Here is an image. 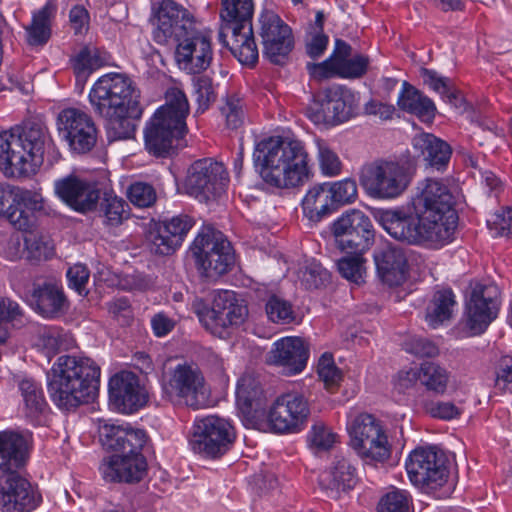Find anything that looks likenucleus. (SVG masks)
Instances as JSON below:
<instances>
[{
  "instance_id": "nucleus-52",
  "label": "nucleus",
  "mask_w": 512,
  "mask_h": 512,
  "mask_svg": "<svg viewBox=\"0 0 512 512\" xmlns=\"http://www.w3.org/2000/svg\"><path fill=\"white\" fill-rule=\"evenodd\" d=\"M492 237L512 238V206L501 207L486 220Z\"/></svg>"
},
{
  "instance_id": "nucleus-35",
  "label": "nucleus",
  "mask_w": 512,
  "mask_h": 512,
  "mask_svg": "<svg viewBox=\"0 0 512 512\" xmlns=\"http://www.w3.org/2000/svg\"><path fill=\"white\" fill-rule=\"evenodd\" d=\"M19 186L0 184V218L8 221L15 229L30 231L33 228L31 217L19 209Z\"/></svg>"
},
{
  "instance_id": "nucleus-34",
  "label": "nucleus",
  "mask_w": 512,
  "mask_h": 512,
  "mask_svg": "<svg viewBox=\"0 0 512 512\" xmlns=\"http://www.w3.org/2000/svg\"><path fill=\"white\" fill-rule=\"evenodd\" d=\"M412 145L430 167L438 171L447 167L452 154L451 147L447 142L431 133L422 132L413 137Z\"/></svg>"
},
{
  "instance_id": "nucleus-58",
  "label": "nucleus",
  "mask_w": 512,
  "mask_h": 512,
  "mask_svg": "<svg viewBox=\"0 0 512 512\" xmlns=\"http://www.w3.org/2000/svg\"><path fill=\"white\" fill-rule=\"evenodd\" d=\"M25 247L30 261H45L51 259L55 254L52 241L44 237L26 238Z\"/></svg>"
},
{
  "instance_id": "nucleus-54",
  "label": "nucleus",
  "mask_w": 512,
  "mask_h": 512,
  "mask_svg": "<svg viewBox=\"0 0 512 512\" xmlns=\"http://www.w3.org/2000/svg\"><path fill=\"white\" fill-rule=\"evenodd\" d=\"M331 192L335 208L340 205L349 204L357 197L356 181L352 178H345L335 182H326Z\"/></svg>"
},
{
  "instance_id": "nucleus-12",
  "label": "nucleus",
  "mask_w": 512,
  "mask_h": 512,
  "mask_svg": "<svg viewBox=\"0 0 512 512\" xmlns=\"http://www.w3.org/2000/svg\"><path fill=\"white\" fill-rule=\"evenodd\" d=\"M149 22L153 41L164 46L171 41L177 44L196 27L193 14L173 0L154 3Z\"/></svg>"
},
{
  "instance_id": "nucleus-51",
  "label": "nucleus",
  "mask_w": 512,
  "mask_h": 512,
  "mask_svg": "<svg viewBox=\"0 0 512 512\" xmlns=\"http://www.w3.org/2000/svg\"><path fill=\"white\" fill-rule=\"evenodd\" d=\"M315 144L321 174L326 177H335L340 175L342 171V162L338 154L322 139H316Z\"/></svg>"
},
{
  "instance_id": "nucleus-13",
  "label": "nucleus",
  "mask_w": 512,
  "mask_h": 512,
  "mask_svg": "<svg viewBox=\"0 0 512 512\" xmlns=\"http://www.w3.org/2000/svg\"><path fill=\"white\" fill-rule=\"evenodd\" d=\"M405 468L412 485L427 490L442 487L450 475L447 458L435 446L416 447L406 457Z\"/></svg>"
},
{
  "instance_id": "nucleus-29",
  "label": "nucleus",
  "mask_w": 512,
  "mask_h": 512,
  "mask_svg": "<svg viewBox=\"0 0 512 512\" xmlns=\"http://www.w3.org/2000/svg\"><path fill=\"white\" fill-rule=\"evenodd\" d=\"M194 224V219L187 214H178L163 221L152 238L151 250L159 255L173 253L182 245Z\"/></svg>"
},
{
  "instance_id": "nucleus-25",
  "label": "nucleus",
  "mask_w": 512,
  "mask_h": 512,
  "mask_svg": "<svg viewBox=\"0 0 512 512\" xmlns=\"http://www.w3.org/2000/svg\"><path fill=\"white\" fill-rule=\"evenodd\" d=\"M99 436L105 447L121 454L142 455L147 442L146 432L128 423L105 422L99 427Z\"/></svg>"
},
{
  "instance_id": "nucleus-46",
  "label": "nucleus",
  "mask_w": 512,
  "mask_h": 512,
  "mask_svg": "<svg viewBox=\"0 0 512 512\" xmlns=\"http://www.w3.org/2000/svg\"><path fill=\"white\" fill-rule=\"evenodd\" d=\"M19 209H23L34 222L36 216L56 215V210L51 203L45 199L40 190L19 188Z\"/></svg>"
},
{
  "instance_id": "nucleus-43",
  "label": "nucleus",
  "mask_w": 512,
  "mask_h": 512,
  "mask_svg": "<svg viewBox=\"0 0 512 512\" xmlns=\"http://www.w3.org/2000/svg\"><path fill=\"white\" fill-rule=\"evenodd\" d=\"M370 64L368 56L356 54L346 59H339L332 67L319 72L320 78L338 77L341 79H358L366 74Z\"/></svg>"
},
{
  "instance_id": "nucleus-15",
  "label": "nucleus",
  "mask_w": 512,
  "mask_h": 512,
  "mask_svg": "<svg viewBox=\"0 0 512 512\" xmlns=\"http://www.w3.org/2000/svg\"><path fill=\"white\" fill-rule=\"evenodd\" d=\"M263 58L274 65L288 62L295 47L292 28L274 11L263 10L258 17Z\"/></svg>"
},
{
  "instance_id": "nucleus-45",
  "label": "nucleus",
  "mask_w": 512,
  "mask_h": 512,
  "mask_svg": "<svg viewBox=\"0 0 512 512\" xmlns=\"http://www.w3.org/2000/svg\"><path fill=\"white\" fill-rule=\"evenodd\" d=\"M421 385L437 396H443L449 386L451 373L434 361H424L420 365Z\"/></svg>"
},
{
  "instance_id": "nucleus-22",
  "label": "nucleus",
  "mask_w": 512,
  "mask_h": 512,
  "mask_svg": "<svg viewBox=\"0 0 512 512\" xmlns=\"http://www.w3.org/2000/svg\"><path fill=\"white\" fill-rule=\"evenodd\" d=\"M495 285L477 283L473 286L465 304V324L470 334L484 333L497 318L500 302Z\"/></svg>"
},
{
  "instance_id": "nucleus-39",
  "label": "nucleus",
  "mask_w": 512,
  "mask_h": 512,
  "mask_svg": "<svg viewBox=\"0 0 512 512\" xmlns=\"http://www.w3.org/2000/svg\"><path fill=\"white\" fill-rule=\"evenodd\" d=\"M110 55L103 49L85 46L70 58L77 82H85L97 69L108 63Z\"/></svg>"
},
{
  "instance_id": "nucleus-55",
  "label": "nucleus",
  "mask_w": 512,
  "mask_h": 512,
  "mask_svg": "<svg viewBox=\"0 0 512 512\" xmlns=\"http://www.w3.org/2000/svg\"><path fill=\"white\" fill-rule=\"evenodd\" d=\"M192 85L197 112L203 113L215 99L212 79L208 76H198L193 79Z\"/></svg>"
},
{
  "instance_id": "nucleus-5",
  "label": "nucleus",
  "mask_w": 512,
  "mask_h": 512,
  "mask_svg": "<svg viewBox=\"0 0 512 512\" xmlns=\"http://www.w3.org/2000/svg\"><path fill=\"white\" fill-rule=\"evenodd\" d=\"M100 375V367L89 357H58L46 374L51 401L63 411H71L89 403L98 392Z\"/></svg>"
},
{
  "instance_id": "nucleus-63",
  "label": "nucleus",
  "mask_w": 512,
  "mask_h": 512,
  "mask_svg": "<svg viewBox=\"0 0 512 512\" xmlns=\"http://www.w3.org/2000/svg\"><path fill=\"white\" fill-rule=\"evenodd\" d=\"M125 207L127 203L122 198L106 194L102 203L106 223L111 226L122 223L126 213Z\"/></svg>"
},
{
  "instance_id": "nucleus-61",
  "label": "nucleus",
  "mask_w": 512,
  "mask_h": 512,
  "mask_svg": "<svg viewBox=\"0 0 512 512\" xmlns=\"http://www.w3.org/2000/svg\"><path fill=\"white\" fill-rule=\"evenodd\" d=\"M19 304L6 297H0V344L8 337V323L18 320L21 317Z\"/></svg>"
},
{
  "instance_id": "nucleus-41",
  "label": "nucleus",
  "mask_w": 512,
  "mask_h": 512,
  "mask_svg": "<svg viewBox=\"0 0 512 512\" xmlns=\"http://www.w3.org/2000/svg\"><path fill=\"white\" fill-rule=\"evenodd\" d=\"M456 305L455 294L450 288L438 289L434 292L426 311V322L431 328H437L448 320Z\"/></svg>"
},
{
  "instance_id": "nucleus-37",
  "label": "nucleus",
  "mask_w": 512,
  "mask_h": 512,
  "mask_svg": "<svg viewBox=\"0 0 512 512\" xmlns=\"http://www.w3.org/2000/svg\"><path fill=\"white\" fill-rule=\"evenodd\" d=\"M330 195L331 192L326 182L309 188L301 201L305 217L312 222H319L324 217L331 215L336 208Z\"/></svg>"
},
{
  "instance_id": "nucleus-18",
  "label": "nucleus",
  "mask_w": 512,
  "mask_h": 512,
  "mask_svg": "<svg viewBox=\"0 0 512 512\" xmlns=\"http://www.w3.org/2000/svg\"><path fill=\"white\" fill-rule=\"evenodd\" d=\"M57 129L70 150L77 154L91 151L97 142L96 125L92 117L81 108L62 109L57 117Z\"/></svg>"
},
{
  "instance_id": "nucleus-9",
  "label": "nucleus",
  "mask_w": 512,
  "mask_h": 512,
  "mask_svg": "<svg viewBox=\"0 0 512 512\" xmlns=\"http://www.w3.org/2000/svg\"><path fill=\"white\" fill-rule=\"evenodd\" d=\"M162 397L173 405H183L194 410L203 406L206 396V379L199 365L183 361L170 367L162 376Z\"/></svg>"
},
{
  "instance_id": "nucleus-14",
  "label": "nucleus",
  "mask_w": 512,
  "mask_h": 512,
  "mask_svg": "<svg viewBox=\"0 0 512 512\" xmlns=\"http://www.w3.org/2000/svg\"><path fill=\"white\" fill-rule=\"evenodd\" d=\"M197 316L206 330L224 338L230 327H238L244 323L248 309L234 291L218 290L214 294L212 306L199 309Z\"/></svg>"
},
{
  "instance_id": "nucleus-50",
  "label": "nucleus",
  "mask_w": 512,
  "mask_h": 512,
  "mask_svg": "<svg viewBox=\"0 0 512 512\" xmlns=\"http://www.w3.org/2000/svg\"><path fill=\"white\" fill-rule=\"evenodd\" d=\"M265 311L268 319L275 324H291L296 318L292 304L275 294L268 297Z\"/></svg>"
},
{
  "instance_id": "nucleus-6",
  "label": "nucleus",
  "mask_w": 512,
  "mask_h": 512,
  "mask_svg": "<svg viewBox=\"0 0 512 512\" xmlns=\"http://www.w3.org/2000/svg\"><path fill=\"white\" fill-rule=\"evenodd\" d=\"M26 459V439L15 431H0V478L8 476L0 489L3 512H31L42 502L38 488L15 473L25 465Z\"/></svg>"
},
{
  "instance_id": "nucleus-56",
  "label": "nucleus",
  "mask_w": 512,
  "mask_h": 512,
  "mask_svg": "<svg viewBox=\"0 0 512 512\" xmlns=\"http://www.w3.org/2000/svg\"><path fill=\"white\" fill-rule=\"evenodd\" d=\"M403 349L418 358H433L438 356V346L422 336H409L403 343Z\"/></svg>"
},
{
  "instance_id": "nucleus-33",
  "label": "nucleus",
  "mask_w": 512,
  "mask_h": 512,
  "mask_svg": "<svg viewBox=\"0 0 512 512\" xmlns=\"http://www.w3.org/2000/svg\"><path fill=\"white\" fill-rule=\"evenodd\" d=\"M30 305L34 311L45 319H56L68 310V301L61 287L44 283L34 287Z\"/></svg>"
},
{
  "instance_id": "nucleus-47",
  "label": "nucleus",
  "mask_w": 512,
  "mask_h": 512,
  "mask_svg": "<svg viewBox=\"0 0 512 512\" xmlns=\"http://www.w3.org/2000/svg\"><path fill=\"white\" fill-rule=\"evenodd\" d=\"M377 512H414L411 494L407 490L392 488L381 496Z\"/></svg>"
},
{
  "instance_id": "nucleus-10",
  "label": "nucleus",
  "mask_w": 512,
  "mask_h": 512,
  "mask_svg": "<svg viewBox=\"0 0 512 512\" xmlns=\"http://www.w3.org/2000/svg\"><path fill=\"white\" fill-rule=\"evenodd\" d=\"M412 173L406 162L376 160L361 173L360 183L369 196L375 199L398 198L409 186Z\"/></svg>"
},
{
  "instance_id": "nucleus-27",
  "label": "nucleus",
  "mask_w": 512,
  "mask_h": 512,
  "mask_svg": "<svg viewBox=\"0 0 512 512\" xmlns=\"http://www.w3.org/2000/svg\"><path fill=\"white\" fill-rule=\"evenodd\" d=\"M309 348L297 336H286L276 340L271 349V362L287 375H297L307 366Z\"/></svg>"
},
{
  "instance_id": "nucleus-26",
  "label": "nucleus",
  "mask_w": 512,
  "mask_h": 512,
  "mask_svg": "<svg viewBox=\"0 0 512 512\" xmlns=\"http://www.w3.org/2000/svg\"><path fill=\"white\" fill-rule=\"evenodd\" d=\"M17 391L20 396L19 411L26 421L33 426L45 425L51 408L42 384L31 377L24 376L17 380Z\"/></svg>"
},
{
  "instance_id": "nucleus-8",
  "label": "nucleus",
  "mask_w": 512,
  "mask_h": 512,
  "mask_svg": "<svg viewBox=\"0 0 512 512\" xmlns=\"http://www.w3.org/2000/svg\"><path fill=\"white\" fill-rule=\"evenodd\" d=\"M190 106L186 94L177 87L166 91V103L156 109L144 129L146 150L156 157L170 155L187 133Z\"/></svg>"
},
{
  "instance_id": "nucleus-62",
  "label": "nucleus",
  "mask_w": 512,
  "mask_h": 512,
  "mask_svg": "<svg viewBox=\"0 0 512 512\" xmlns=\"http://www.w3.org/2000/svg\"><path fill=\"white\" fill-rule=\"evenodd\" d=\"M221 114L225 117L226 125L237 129L244 122L243 102L235 95L227 96L221 107Z\"/></svg>"
},
{
  "instance_id": "nucleus-24",
  "label": "nucleus",
  "mask_w": 512,
  "mask_h": 512,
  "mask_svg": "<svg viewBox=\"0 0 512 512\" xmlns=\"http://www.w3.org/2000/svg\"><path fill=\"white\" fill-rule=\"evenodd\" d=\"M54 192L64 204L81 213L93 210L100 198L95 184L75 175L55 180Z\"/></svg>"
},
{
  "instance_id": "nucleus-53",
  "label": "nucleus",
  "mask_w": 512,
  "mask_h": 512,
  "mask_svg": "<svg viewBox=\"0 0 512 512\" xmlns=\"http://www.w3.org/2000/svg\"><path fill=\"white\" fill-rule=\"evenodd\" d=\"M317 375L327 389H334L342 381V371L337 367L331 353H323L317 363Z\"/></svg>"
},
{
  "instance_id": "nucleus-1",
  "label": "nucleus",
  "mask_w": 512,
  "mask_h": 512,
  "mask_svg": "<svg viewBox=\"0 0 512 512\" xmlns=\"http://www.w3.org/2000/svg\"><path fill=\"white\" fill-rule=\"evenodd\" d=\"M454 191L453 179L427 178L410 204L378 209L375 221L395 240L440 249L453 241L458 223Z\"/></svg>"
},
{
  "instance_id": "nucleus-17",
  "label": "nucleus",
  "mask_w": 512,
  "mask_h": 512,
  "mask_svg": "<svg viewBox=\"0 0 512 512\" xmlns=\"http://www.w3.org/2000/svg\"><path fill=\"white\" fill-rule=\"evenodd\" d=\"M190 249L197 265L207 276L223 275L235 265V251L222 234L211 236L199 232Z\"/></svg>"
},
{
  "instance_id": "nucleus-20",
  "label": "nucleus",
  "mask_w": 512,
  "mask_h": 512,
  "mask_svg": "<svg viewBox=\"0 0 512 512\" xmlns=\"http://www.w3.org/2000/svg\"><path fill=\"white\" fill-rule=\"evenodd\" d=\"M212 32L197 26L176 44L175 61L180 70L196 75L207 70L213 60Z\"/></svg>"
},
{
  "instance_id": "nucleus-7",
  "label": "nucleus",
  "mask_w": 512,
  "mask_h": 512,
  "mask_svg": "<svg viewBox=\"0 0 512 512\" xmlns=\"http://www.w3.org/2000/svg\"><path fill=\"white\" fill-rule=\"evenodd\" d=\"M45 128L35 122L0 132V170L6 177L35 175L44 161Z\"/></svg>"
},
{
  "instance_id": "nucleus-64",
  "label": "nucleus",
  "mask_w": 512,
  "mask_h": 512,
  "mask_svg": "<svg viewBox=\"0 0 512 512\" xmlns=\"http://www.w3.org/2000/svg\"><path fill=\"white\" fill-rule=\"evenodd\" d=\"M423 409L432 418L450 421L460 416L461 410L450 401L428 400L423 403Z\"/></svg>"
},
{
  "instance_id": "nucleus-3",
  "label": "nucleus",
  "mask_w": 512,
  "mask_h": 512,
  "mask_svg": "<svg viewBox=\"0 0 512 512\" xmlns=\"http://www.w3.org/2000/svg\"><path fill=\"white\" fill-rule=\"evenodd\" d=\"M139 91L133 81L121 73H107L99 77L89 91V102L94 112L105 121L109 141L129 139L135 126L132 118L138 117Z\"/></svg>"
},
{
  "instance_id": "nucleus-21",
  "label": "nucleus",
  "mask_w": 512,
  "mask_h": 512,
  "mask_svg": "<svg viewBox=\"0 0 512 512\" xmlns=\"http://www.w3.org/2000/svg\"><path fill=\"white\" fill-rule=\"evenodd\" d=\"M358 105L356 94L343 86L326 89L319 102L309 108V118L315 124L338 125L348 121Z\"/></svg>"
},
{
  "instance_id": "nucleus-60",
  "label": "nucleus",
  "mask_w": 512,
  "mask_h": 512,
  "mask_svg": "<svg viewBox=\"0 0 512 512\" xmlns=\"http://www.w3.org/2000/svg\"><path fill=\"white\" fill-rule=\"evenodd\" d=\"M420 75L425 85L442 97L452 100L455 98L451 90L450 79L440 75L437 71L429 68H421Z\"/></svg>"
},
{
  "instance_id": "nucleus-42",
  "label": "nucleus",
  "mask_w": 512,
  "mask_h": 512,
  "mask_svg": "<svg viewBox=\"0 0 512 512\" xmlns=\"http://www.w3.org/2000/svg\"><path fill=\"white\" fill-rule=\"evenodd\" d=\"M346 428L350 436V444L367 437L371 438L384 430L380 421L372 414L357 412L355 409H351L347 413Z\"/></svg>"
},
{
  "instance_id": "nucleus-31",
  "label": "nucleus",
  "mask_w": 512,
  "mask_h": 512,
  "mask_svg": "<svg viewBox=\"0 0 512 512\" xmlns=\"http://www.w3.org/2000/svg\"><path fill=\"white\" fill-rule=\"evenodd\" d=\"M357 482L356 467L344 456H335L331 466L319 475V485L331 498L351 490Z\"/></svg>"
},
{
  "instance_id": "nucleus-40",
  "label": "nucleus",
  "mask_w": 512,
  "mask_h": 512,
  "mask_svg": "<svg viewBox=\"0 0 512 512\" xmlns=\"http://www.w3.org/2000/svg\"><path fill=\"white\" fill-rule=\"evenodd\" d=\"M356 454L365 462H385L391 454V446L385 430L371 438L350 444Z\"/></svg>"
},
{
  "instance_id": "nucleus-23",
  "label": "nucleus",
  "mask_w": 512,
  "mask_h": 512,
  "mask_svg": "<svg viewBox=\"0 0 512 512\" xmlns=\"http://www.w3.org/2000/svg\"><path fill=\"white\" fill-rule=\"evenodd\" d=\"M110 404L122 414H132L144 407L148 393L139 377L131 371H120L108 383Z\"/></svg>"
},
{
  "instance_id": "nucleus-4",
  "label": "nucleus",
  "mask_w": 512,
  "mask_h": 512,
  "mask_svg": "<svg viewBox=\"0 0 512 512\" xmlns=\"http://www.w3.org/2000/svg\"><path fill=\"white\" fill-rule=\"evenodd\" d=\"M253 380L242 376L237 380L235 402L241 414L258 430L284 435L298 433L305 424L310 410L303 395L295 392L276 397L268 410L260 409Z\"/></svg>"
},
{
  "instance_id": "nucleus-59",
  "label": "nucleus",
  "mask_w": 512,
  "mask_h": 512,
  "mask_svg": "<svg viewBox=\"0 0 512 512\" xmlns=\"http://www.w3.org/2000/svg\"><path fill=\"white\" fill-rule=\"evenodd\" d=\"M301 281L307 289L319 288L329 280V272L316 261H307L300 271Z\"/></svg>"
},
{
  "instance_id": "nucleus-30",
  "label": "nucleus",
  "mask_w": 512,
  "mask_h": 512,
  "mask_svg": "<svg viewBox=\"0 0 512 512\" xmlns=\"http://www.w3.org/2000/svg\"><path fill=\"white\" fill-rule=\"evenodd\" d=\"M376 269L382 282L390 287L402 285L408 277V262L401 248L386 245L373 253Z\"/></svg>"
},
{
  "instance_id": "nucleus-19",
  "label": "nucleus",
  "mask_w": 512,
  "mask_h": 512,
  "mask_svg": "<svg viewBox=\"0 0 512 512\" xmlns=\"http://www.w3.org/2000/svg\"><path fill=\"white\" fill-rule=\"evenodd\" d=\"M332 232L342 252L367 251L374 240L370 218L358 209L348 210L334 220Z\"/></svg>"
},
{
  "instance_id": "nucleus-48",
  "label": "nucleus",
  "mask_w": 512,
  "mask_h": 512,
  "mask_svg": "<svg viewBox=\"0 0 512 512\" xmlns=\"http://www.w3.org/2000/svg\"><path fill=\"white\" fill-rule=\"evenodd\" d=\"M338 434L323 422L313 424L307 434V441L314 453L329 451L338 442Z\"/></svg>"
},
{
  "instance_id": "nucleus-44",
  "label": "nucleus",
  "mask_w": 512,
  "mask_h": 512,
  "mask_svg": "<svg viewBox=\"0 0 512 512\" xmlns=\"http://www.w3.org/2000/svg\"><path fill=\"white\" fill-rule=\"evenodd\" d=\"M56 7L47 2L41 9L33 13L31 24L26 28L27 41L30 45H43L51 36V20Z\"/></svg>"
},
{
  "instance_id": "nucleus-32",
  "label": "nucleus",
  "mask_w": 512,
  "mask_h": 512,
  "mask_svg": "<svg viewBox=\"0 0 512 512\" xmlns=\"http://www.w3.org/2000/svg\"><path fill=\"white\" fill-rule=\"evenodd\" d=\"M254 0H221L218 39L225 42L229 31L253 26Z\"/></svg>"
},
{
  "instance_id": "nucleus-57",
  "label": "nucleus",
  "mask_w": 512,
  "mask_h": 512,
  "mask_svg": "<svg viewBox=\"0 0 512 512\" xmlns=\"http://www.w3.org/2000/svg\"><path fill=\"white\" fill-rule=\"evenodd\" d=\"M130 202L139 207L146 208L153 205L156 201V191L151 184L145 182L132 183L127 191Z\"/></svg>"
},
{
  "instance_id": "nucleus-28",
  "label": "nucleus",
  "mask_w": 512,
  "mask_h": 512,
  "mask_svg": "<svg viewBox=\"0 0 512 512\" xmlns=\"http://www.w3.org/2000/svg\"><path fill=\"white\" fill-rule=\"evenodd\" d=\"M99 469L106 481L133 483L144 477L147 462L143 455L114 454L105 458Z\"/></svg>"
},
{
  "instance_id": "nucleus-11",
  "label": "nucleus",
  "mask_w": 512,
  "mask_h": 512,
  "mask_svg": "<svg viewBox=\"0 0 512 512\" xmlns=\"http://www.w3.org/2000/svg\"><path fill=\"white\" fill-rule=\"evenodd\" d=\"M235 437V430L229 419L217 415L196 417L189 446L194 453L215 459L230 449Z\"/></svg>"
},
{
  "instance_id": "nucleus-2",
  "label": "nucleus",
  "mask_w": 512,
  "mask_h": 512,
  "mask_svg": "<svg viewBox=\"0 0 512 512\" xmlns=\"http://www.w3.org/2000/svg\"><path fill=\"white\" fill-rule=\"evenodd\" d=\"M253 161L269 187L290 190L313 177V163L305 143L296 137L268 136L255 142Z\"/></svg>"
},
{
  "instance_id": "nucleus-38",
  "label": "nucleus",
  "mask_w": 512,
  "mask_h": 512,
  "mask_svg": "<svg viewBox=\"0 0 512 512\" xmlns=\"http://www.w3.org/2000/svg\"><path fill=\"white\" fill-rule=\"evenodd\" d=\"M397 105L401 110L415 115L423 122H430L435 117L434 102L406 81L402 84Z\"/></svg>"
},
{
  "instance_id": "nucleus-36",
  "label": "nucleus",
  "mask_w": 512,
  "mask_h": 512,
  "mask_svg": "<svg viewBox=\"0 0 512 512\" xmlns=\"http://www.w3.org/2000/svg\"><path fill=\"white\" fill-rule=\"evenodd\" d=\"M223 46L228 47L232 55L242 66L253 68L259 60V50L255 41L253 26L229 31Z\"/></svg>"
},
{
  "instance_id": "nucleus-49",
  "label": "nucleus",
  "mask_w": 512,
  "mask_h": 512,
  "mask_svg": "<svg viewBox=\"0 0 512 512\" xmlns=\"http://www.w3.org/2000/svg\"><path fill=\"white\" fill-rule=\"evenodd\" d=\"M365 251L345 252L347 255L337 261V268L341 276L351 282H363L365 273L363 253Z\"/></svg>"
},
{
  "instance_id": "nucleus-16",
  "label": "nucleus",
  "mask_w": 512,
  "mask_h": 512,
  "mask_svg": "<svg viewBox=\"0 0 512 512\" xmlns=\"http://www.w3.org/2000/svg\"><path fill=\"white\" fill-rule=\"evenodd\" d=\"M227 183L224 165L213 158H202L188 167L183 186L189 196L207 202L223 193Z\"/></svg>"
}]
</instances>
